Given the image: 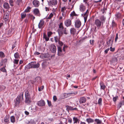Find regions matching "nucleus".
<instances>
[{
	"label": "nucleus",
	"mask_w": 124,
	"mask_h": 124,
	"mask_svg": "<svg viewBox=\"0 0 124 124\" xmlns=\"http://www.w3.org/2000/svg\"><path fill=\"white\" fill-rule=\"evenodd\" d=\"M53 16V14L52 13H51L49 15V16L47 18L48 19H50Z\"/></svg>",
	"instance_id": "nucleus-42"
},
{
	"label": "nucleus",
	"mask_w": 124,
	"mask_h": 124,
	"mask_svg": "<svg viewBox=\"0 0 124 124\" xmlns=\"http://www.w3.org/2000/svg\"><path fill=\"white\" fill-rule=\"evenodd\" d=\"M57 99L56 97L55 96H54L53 97V100L54 101H55Z\"/></svg>",
	"instance_id": "nucleus-57"
},
{
	"label": "nucleus",
	"mask_w": 124,
	"mask_h": 124,
	"mask_svg": "<svg viewBox=\"0 0 124 124\" xmlns=\"http://www.w3.org/2000/svg\"><path fill=\"white\" fill-rule=\"evenodd\" d=\"M110 50L111 51L113 52L115 50V48H112V47H110Z\"/></svg>",
	"instance_id": "nucleus-60"
},
{
	"label": "nucleus",
	"mask_w": 124,
	"mask_h": 124,
	"mask_svg": "<svg viewBox=\"0 0 124 124\" xmlns=\"http://www.w3.org/2000/svg\"><path fill=\"white\" fill-rule=\"evenodd\" d=\"M44 21L42 20H40L38 24V28L39 29H42L44 27Z\"/></svg>",
	"instance_id": "nucleus-10"
},
{
	"label": "nucleus",
	"mask_w": 124,
	"mask_h": 124,
	"mask_svg": "<svg viewBox=\"0 0 124 124\" xmlns=\"http://www.w3.org/2000/svg\"><path fill=\"white\" fill-rule=\"evenodd\" d=\"M25 97L30 96V95L29 93V92L27 90H26L25 92Z\"/></svg>",
	"instance_id": "nucleus-38"
},
{
	"label": "nucleus",
	"mask_w": 124,
	"mask_h": 124,
	"mask_svg": "<svg viewBox=\"0 0 124 124\" xmlns=\"http://www.w3.org/2000/svg\"><path fill=\"white\" fill-rule=\"evenodd\" d=\"M79 9L81 12H83L85 10V7L84 5L82 4H81L79 6Z\"/></svg>",
	"instance_id": "nucleus-18"
},
{
	"label": "nucleus",
	"mask_w": 124,
	"mask_h": 124,
	"mask_svg": "<svg viewBox=\"0 0 124 124\" xmlns=\"http://www.w3.org/2000/svg\"><path fill=\"white\" fill-rule=\"evenodd\" d=\"M71 23V21L69 19H67L64 22V24L67 27H69L70 26Z\"/></svg>",
	"instance_id": "nucleus-9"
},
{
	"label": "nucleus",
	"mask_w": 124,
	"mask_h": 124,
	"mask_svg": "<svg viewBox=\"0 0 124 124\" xmlns=\"http://www.w3.org/2000/svg\"><path fill=\"white\" fill-rule=\"evenodd\" d=\"M67 46L64 45L63 47V51H62L61 47L58 46V47L57 50L58 51V54L59 56L62 55V54H63L65 53V48Z\"/></svg>",
	"instance_id": "nucleus-3"
},
{
	"label": "nucleus",
	"mask_w": 124,
	"mask_h": 124,
	"mask_svg": "<svg viewBox=\"0 0 124 124\" xmlns=\"http://www.w3.org/2000/svg\"><path fill=\"white\" fill-rule=\"evenodd\" d=\"M101 89L104 90L106 87L104 85L103 83L102 82H101L100 83Z\"/></svg>",
	"instance_id": "nucleus-22"
},
{
	"label": "nucleus",
	"mask_w": 124,
	"mask_h": 124,
	"mask_svg": "<svg viewBox=\"0 0 124 124\" xmlns=\"http://www.w3.org/2000/svg\"><path fill=\"white\" fill-rule=\"evenodd\" d=\"M44 37L46 41H48L49 39V37H47L46 35L44 34Z\"/></svg>",
	"instance_id": "nucleus-34"
},
{
	"label": "nucleus",
	"mask_w": 124,
	"mask_h": 124,
	"mask_svg": "<svg viewBox=\"0 0 124 124\" xmlns=\"http://www.w3.org/2000/svg\"><path fill=\"white\" fill-rule=\"evenodd\" d=\"M81 23L79 20H77L75 21V26L76 28H79L81 25Z\"/></svg>",
	"instance_id": "nucleus-6"
},
{
	"label": "nucleus",
	"mask_w": 124,
	"mask_h": 124,
	"mask_svg": "<svg viewBox=\"0 0 124 124\" xmlns=\"http://www.w3.org/2000/svg\"><path fill=\"white\" fill-rule=\"evenodd\" d=\"M3 6L4 8L6 9H8L10 8L9 5L7 2L4 3L3 4Z\"/></svg>",
	"instance_id": "nucleus-21"
},
{
	"label": "nucleus",
	"mask_w": 124,
	"mask_h": 124,
	"mask_svg": "<svg viewBox=\"0 0 124 124\" xmlns=\"http://www.w3.org/2000/svg\"><path fill=\"white\" fill-rule=\"evenodd\" d=\"M112 26L113 27L115 26L116 25V23L114 22V20H113V21H112Z\"/></svg>",
	"instance_id": "nucleus-47"
},
{
	"label": "nucleus",
	"mask_w": 124,
	"mask_h": 124,
	"mask_svg": "<svg viewBox=\"0 0 124 124\" xmlns=\"http://www.w3.org/2000/svg\"><path fill=\"white\" fill-rule=\"evenodd\" d=\"M5 87L4 85L0 86V90H3L5 88Z\"/></svg>",
	"instance_id": "nucleus-45"
},
{
	"label": "nucleus",
	"mask_w": 124,
	"mask_h": 124,
	"mask_svg": "<svg viewBox=\"0 0 124 124\" xmlns=\"http://www.w3.org/2000/svg\"><path fill=\"white\" fill-rule=\"evenodd\" d=\"M23 93H21L18 96L15 101V105L16 106L18 105L20 103V101L23 100Z\"/></svg>",
	"instance_id": "nucleus-2"
},
{
	"label": "nucleus",
	"mask_w": 124,
	"mask_h": 124,
	"mask_svg": "<svg viewBox=\"0 0 124 124\" xmlns=\"http://www.w3.org/2000/svg\"><path fill=\"white\" fill-rule=\"evenodd\" d=\"M70 32L71 34L74 35L77 34L76 30L74 28H71L70 29Z\"/></svg>",
	"instance_id": "nucleus-14"
},
{
	"label": "nucleus",
	"mask_w": 124,
	"mask_h": 124,
	"mask_svg": "<svg viewBox=\"0 0 124 124\" xmlns=\"http://www.w3.org/2000/svg\"><path fill=\"white\" fill-rule=\"evenodd\" d=\"M32 3L34 6L36 7H38L40 5L39 2L37 0H34Z\"/></svg>",
	"instance_id": "nucleus-13"
},
{
	"label": "nucleus",
	"mask_w": 124,
	"mask_h": 124,
	"mask_svg": "<svg viewBox=\"0 0 124 124\" xmlns=\"http://www.w3.org/2000/svg\"><path fill=\"white\" fill-rule=\"evenodd\" d=\"M88 13H89L88 9H87L86 10L85 13L84 14H82V16H83V17H84L85 22L87 20V17L88 16Z\"/></svg>",
	"instance_id": "nucleus-11"
},
{
	"label": "nucleus",
	"mask_w": 124,
	"mask_h": 124,
	"mask_svg": "<svg viewBox=\"0 0 124 124\" xmlns=\"http://www.w3.org/2000/svg\"><path fill=\"white\" fill-rule=\"evenodd\" d=\"M16 42H15V44H13V45L12 46V49H13L15 47V46H16Z\"/></svg>",
	"instance_id": "nucleus-62"
},
{
	"label": "nucleus",
	"mask_w": 124,
	"mask_h": 124,
	"mask_svg": "<svg viewBox=\"0 0 124 124\" xmlns=\"http://www.w3.org/2000/svg\"><path fill=\"white\" fill-rule=\"evenodd\" d=\"M4 120L5 122H7L9 121V118L8 117L6 116L4 117Z\"/></svg>",
	"instance_id": "nucleus-33"
},
{
	"label": "nucleus",
	"mask_w": 124,
	"mask_h": 124,
	"mask_svg": "<svg viewBox=\"0 0 124 124\" xmlns=\"http://www.w3.org/2000/svg\"><path fill=\"white\" fill-rule=\"evenodd\" d=\"M86 99L84 97H80L79 102L80 104L85 103L86 101Z\"/></svg>",
	"instance_id": "nucleus-17"
},
{
	"label": "nucleus",
	"mask_w": 124,
	"mask_h": 124,
	"mask_svg": "<svg viewBox=\"0 0 124 124\" xmlns=\"http://www.w3.org/2000/svg\"><path fill=\"white\" fill-rule=\"evenodd\" d=\"M58 42L59 44L61 46H62L63 44V43L62 42L60 41V40Z\"/></svg>",
	"instance_id": "nucleus-58"
},
{
	"label": "nucleus",
	"mask_w": 124,
	"mask_h": 124,
	"mask_svg": "<svg viewBox=\"0 0 124 124\" xmlns=\"http://www.w3.org/2000/svg\"><path fill=\"white\" fill-rule=\"evenodd\" d=\"M25 103L30 104L31 102V99L30 96L25 97Z\"/></svg>",
	"instance_id": "nucleus-16"
},
{
	"label": "nucleus",
	"mask_w": 124,
	"mask_h": 124,
	"mask_svg": "<svg viewBox=\"0 0 124 124\" xmlns=\"http://www.w3.org/2000/svg\"><path fill=\"white\" fill-rule=\"evenodd\" d=\"M33 12L34 14L39 16H40V15L39 11L38 9L35 8L33 10Z\"/></svg>",
	"instance_id": "nucleus-19"
},
{
	"label": "nucleus",
	"mask_w": 124,
	"mask_h": 124,
	"mask_svg": "<svg viewBox=\"0 0 124 124\" xmlns=\"http://www.w3.org/2000/svg\"><path fill=\"white\" fill-rule=\"evenodd\" d=\"M66 8L65 6L62 8L61 9V12H65V11H66Z\"/></svg>",
	"instance_id": "nucleus-36"
},
{
	"label": "nucleus",
	"mask_w": 124,
	"mask_h": 124,
	"mask_svg": "<svg viewBox=\"0 0 124 124\" xmlns=\"http://www.w3.org/2000/svg\"><path fill=\"white\" fill-rule=\"evenodd\" d=\"M111 40L110 39H109L108 40L107 42V43L109 46L110 45V44L112 45V41H111Z\"/></svg>",
	"instance_id": "nucleus-32"
},
{
	"label": "nucleus",
	"mask_w": 124,
	"mask_h": 124,
	"mask_svg": "<svg viewBox=\"0 0 124 124\" xmlns=\"http://www.w3.org/2000/svg\"><path fill=\"white\" fill-rule=\"evenodd\" d=\"M57 0H51L48 3L49 6H55L57 4Z\"/></svg>",
	"instance_id": "nucleus-7"
},
{
	"label": "nucleus",
	"mask_w": 124,
	"mask_h": 124,
	"mask_svg": "<svg viewBox=\"0 0 124 124\" xmlns=\"http://www.w3.org/2000/svg\"><path fill=\"white\" fill-rule=\"evenodd\" d=\"M102 99L101 98H100L98 101V103L100 105L101 104Z\"/></svg>",
	"instance_id": "nucleus-46"
},
{
	"label": "nucleus",
	"mask_w": 124,
	"mask_h": 124,
	"mask_svg": "<svg viewBox=\"0 0 124 124\" xmlns=\"http://www.w3.org/2000/svg\"><path fill=\"white\" fill-rule=\"evenodd\" d=\"M21 17L22 19L24 18L26 16V13L25 12H24L21 14Z\"/></svg>",
	"instance_id": "nucleus-26"
},
{
	"label": "nucleus",
	"mask_w": 124,
	"mask_h": 124,
	"mask_svg": "<svg viewBox=\"0 0 124 124\" xmlns=\"http://www.w3.org/2000/svg\"><path fill=\"white\" fill-rule=\"evenodd\" d=\"M70 15L71 16H77V15L75 13V12L74 11H73V12H71V14H70Z\"/></svg>",
	"instance_id": "nucleus-41"
},
{
	"label": "nucleus",
	"mask_w": 124,
	"mask_h": 124,
	"mask_svg": "<svg viewBox=\"0 0 124 124\" xmlns=\"http://www.w3.org/2000/svg\"><path fill=\"white\" fill-rule=\"evenodd\" d=\"M112 61L113 62H116L117 61V59L116 57L113 58L112 59Z\"/></svg>",
	"instance_id": "nucleus-40"
},
{
	"label": "nucleus",
	"mask_w": 124,
	"mask_h": 124,
	"mask_svg": "<svg viewBox=\"0 0 124 124\" xmlns=\"http://www.w3.org/2000/svg\"><path fill=\"white\" fill-rule=\"evenodd\" d=\"M19 61V60L15 59L14 60V61H13V62L14 63L17 64L18 63Z\"/></svg>",
	"instance_id": "nucleus-43"
},
{
	"label": "nucleus",
	"mask_w": 124,
	"mask_h": 124,
	"mask_svg": "<svg viewBox=\"0 0 124 124\" xmlns=\"http://www.w3.org/2000/svg\"><path fill=\"white\" fill-rule=\"evenodd\" d=\"M118 34L117 33H116V37L115 39V42H116L117 41V40L118 39Z\"/></svg>",
	"instance_id": "nucleus-55"
},
{
	"label": "nucleus",
	"mask_w": 124,
	"mask_h": 124,
	"mask_svg": "<svg viewBox=\"0 0 124 124\" xmlns=\"http://www.w3.org/2000/svg\"><path fill=\"white\" fill-rule=\"evenodd\" d=\"M38 105L40 106H44L45 105V102L43 100H41L38 102L37 103Z\"/></svg>",
	"instance_id": "nucleus-15"
},
{
	"label": "nucleus",
	"mask_w": 124,
	"mask_h": 124,
	"mask_svg": "<svg viewBox=\"0 0 124 124\" xmlns=\"http://www.w3.org/2000/svg\"><path fill=\"white\" fill-rule=\"evenodd\" d=\"M96 124H101L102 123V121L98 119H96L94 120Z\"/></svg>",
	"instance_id": "nucleus-24"
},
{
	"label": "nucleus",
	"mask_w": 124,
	"mask_h": 124,
	"mask_svg": "<svg viewBox=\"0 0 124 124\" xmlns=\"http://www.w3.org/2000/svg\"><path fill=\"white\" fill-rule=\"evenodd\" d=\"M10 120L11 122L13 123H14L15 121V118L13 116H12L11 117Z\"/></svg>",
	"instance_id": "nucleus-28"
},
{
	"label": "nucleus",
	"mask_w": 124,
	"mask_h": 124,
	"mask_svg": "<svg viewBox=\"0 0 124 124\" xmlns=\"http://www.w3.org/2000/svg\"><path fill=\"white\" fill-rule=\"evenodd\" d=\"M50 50L52 53L55 52L56 50V46L53 44H52L50 46Z\"/></svg>",
	"instance_id": "nucleus-8"
},
{
	"label": "nucleus",
	"mask_w": 124,
	"mask_h": 124,
	"mask_svg": "<svg viewBox=\"0 0 124 124\" xmlns=\"http://www.w3.org/2000/svg\"><path fill=\"white\" fill-rule=\"evenodd\" d=\"M9 3L10 5L12 6H13V3L14 1L13 0H9Z\"/></svg>",
	"instance_id": "nucleus-37"
},
{
	"label": "nucleus",
	"mask_w": 124,
	"mask_h": 124,
	"mask_svg": "<svg viewBox=\"0 0 124 124\" xmlns=\"http://www.w3.org/2000/svg\"><path fill=\"white\" fill-rule=\"evenodd\" d=\"M25 123L27 124H32L30 121L28 120H26L25 121Z\"/></svg>",
	"instance_id": "nucleus-52"
},
{
	"label": "nucleus",
	"mask_w": 124,
	"mask_h": 124,
	"mask_svg": "<svg viewBox=\"0 0 124 124\" xmlns=\"http://www.w3.org/2000/svg\"><path fill=\"white\" fill-rule=\"evenodd\" d=\"M47 101L48 103V105L50 107L51 105V102L49 101L48 100H47Z\"/></svg>",
	"instance_id": "nucleus-53"
},
{
	"label": "nucleus",
	"mask_w": 124,
	"mask_h": 124,
	"mask_svg": "<svg viewBox=\"0 0 124 124\" xmlns=\"http://www.w3.org/2000/svg\"><path fill=\"white\" fill-rule=\"evenodd\" d=\"M65 12H62V15L64 17L65 16Z\"/></svg>",
	"instance_id": "nucleus-64"
},
{
	"label": "nucleus",
	"mask_w": 124,
	"mask_h": 124,
	"mask_svg": "<svg viewBox=\"0 0 124 124\" xmlns=\"http://www.w3.org/2000/svg\"><path fill=\"white\" fill-rule=\"evenodd\" d=\"M0 70L4 72H6V69L4 67H3L2 68H1L0 69Z\"/></svg>",
	"instance_id": "nucleus-50"
},
{
	"label": "nucleus",
	"mask_w": 124,
	"mask_h": 124,
	"mask_svg": "<svg viewBox=\"0 0 124 124\" xmlns=\"http://www.w3.org/2000/svg\"><path fill=\"white\" fill-rule=\"evenodd\" d=\"M90 43L92 45H93L94 43V41L93 40H91L90 41Z\"/></svg>",
	"instance_id": "nucleus-56"
},
{
	"label": "nucleus",
	"mask_w": 124,
	"mask_h": 124,
	"mask_svg": "<svg viewBox=\"0 0 124 124\" xmlns=\"http://www.w3.org/2000/svg\"><path fill=\"white\" fill-rule=\"evenodd\" d=\"M115 15L117 18H119L121 16V14L120 13H117Z\"/></svg>",
	"instance_id": "nucleus-44"
},
{
	"label": "nucleus",
	"mask_w": 124,
	"mask_h": 124,
	"mask_svg": "<svg viewBox=\"0 0 124 124\" xmlns=\"http://www.w3.org/2000/svg\"><path fill=\"white\" fill-rule=\"evenodd\" d=\"M59 31L58 32V34L59 36H61L62 34V32L61 31L64 28L63 23H60L59 25Z\"/></svg>",
	"instance_id": "nucleus-5"
},
{
	"label": "nucleus",
	"mask_w": 124,
	"mask_h": 124,
	"mask_svg": "<svg viewBox=\"0 0 124 124\" xmlns=\"http://www.w3.org/2000/svg\"><path fill=\"white\" fill-rule=\"evenodd\" d=\"M62 33H63L65 34H68V31L67 30V29L66 28H64L63 31Z\"/></svg>",
	"instance_id": "nucleus-35"
},
{
	"label": "nucleus",
	"mask_w": 124,
	"mask_h": 124,
	"mask_svg": "<svg viewBox=\"0 0 124 124\" xmlns=\"http://www.w3.org/2000/svg\"><path fill=\"white\" fill-rule=\"evenodd\" d=\"M109 48H107V49H106V50H105V53L107 54V53L108 51H109Z\"/></svg>",
	"instance_id": "nucleus-61"
},
{
	"label": "nucleus",
	"mask_w": 124,
	"mask_h": 124,
	"mask_svg": "<svg viewBox=\"0 0 124 124\" xmlns=\"http://www.w3.org/2000/svg\"><path fill=\"white\" fill-rule=\"evenodd\" d=\"M101 22L99 19H96L95 22V24L99 29L101 27Z\"/></svg>",
	"instance_id": "nucleus-12"
},
{
	"label": "nucleus",
	"mask_w": 124,
	"mask_h": 124,
	"mask_svg": "<svg viewBox=\"0 0 124 124\" xmlns=\"http://www.w3.org/2000/svg\"><path fill=\"white\" fill-rule=\"evenodd\" d=\"M48 62L46 60H44L43 62L42 63V67L43 68H44L46 67L48 65Z\"/></svg>",
	"instance_id": "nucleus-20"
},
{
	"label": "nucleus",
	"mask_w": 124,
	"mask_h": 124,
	"mask_svg": "<svg viewBox=\"0 0 124 124\" xmlns=\"http://www.w3.org/2000/svg\"><path fill=\"white\" fill-rule=\"evenodd\" d=\"M73 123H79V120L77 117H74L73 118Z\"/></svg>",
	"instance_id": "nucleus-23"
},
{
	"label": "nucleus",
	"mask_w": 124,
	"mask_h": 124,
	"mask_svg": "<svg viewBox=\"0 0 124 124\" xmlns=\"http://www.w3.org/2000/svg\"><path fill=\"white\" fill-rule=\"evenodd\" d=\"M52 34V33L51 32L49 31L47 33L48 36L49 37Z\"/></svg>",
	"instance_id": "nucleus-51"
},
{
	"label": "nucleus",
	"mask_w": 124,
	"mask_h": 124,
	"mask_svg": "<svg viewBox=\"0 0 124 124\" xmlns=\"http://www.w3.org/2000/svg\"><path fill=\"white\" fill-rule=\"evenodd\" d=\"M86 121L89 123H92L94 122L93 120L90 118L86 119Z\"/></svg>",
	"instance_id": "nucleus-25"
},
{
	"label": "nucleus",
	"mask_w": 124,
	"mask_h": 124,
	"mask_svg": "<svg viewBox=\"0 0 124 124\" xmlns=\"http://www.w3.org/2000/svg\"><path fill=\"white\" fill-rule=\"evenodd\" d=\"M8 14H5L3 16L4 19H5V21H6L8 20Z\"/></svg>",
	"instance_id": "nucleus-27"
},
{
	"label": "nucleus",
	"mask_w": 124,
	"mask_h": 124,
	"mask_svg": "<svg viewBox=\"0 0 124 124\" xmlns=\"http://www.w3.org/2000/svg\"><path fill=\"white\" fill-rule=\"evenodd\" d=\"M31 8L30 7H28L25 10L24 12H25V13L28 12L30 11V9Z\"/></svg>",
	"instance_id": "nucleus-39"
},
{
	"label": "nucleus",
	"mask_w": 124,
	"mask_h": 124,
	"mask_svg": "<svg viewBox=\"0 0 124 124\" xmlns=\"http://www.w3.org/2000/svg\"><path fill=\"white\" fill-rule=\"evenodd\" d=\"M30 121L31 122L32 124H35V122L34 120L33 119H31Z\"/></svg>",
	"instance_id": "nucleus-59"
},
{
	"label": "nucleus",
	"mask_w": 124,
	"mask_h": 124,
	"mask_svg": "<svg viewBox=\"0 0 124 124\" xmlns=\"http://www.w3.org/2000/svg\"><path fill=\"white\" fill-rule=\"evenodd\" d=\"M122 103H120L118 104L117 107L118 108H121V107Z\"/></svg>",
	"instance_id": "nucleus-54"
},
{
	"label": "nucleus",
	"mask_w": 124,
	"mask_h": 124,
	"mask_svg": "<svg viewBox=\"0 0 124 124\" xmlns=\"http://www.w3.org/2000/svg\"><path fill=\"white\" fill-rule=\"evenodd\" d=\"M54 39L55 42H57L60 40V38L59 37L56 36L54 37Z\"/></svg>",
	"instance_id": "nucleus-29"
},
{
	"label": "nucleus",
	"mask_w": 124,
	"mask_h": 124,
	"mask_svg": "<svg viewBox=\"0 0 124 124\" xmlns=\"http://www.w3.org/2000/svg\"><path fill=\"white\" fill-rule=\"evenodd\" d=\"M40 64L39 63H36L35 62H32L29 63L26 66V68L27 69L31 68H37L39 67Z\"/></svg>",
	"instance_id": "nucleus-1"
},
{
	"label": "nucleus",
	"mask_w": 124,
	"mask_h": 124,
	"mask_svg": "<svg viewBox=\"0 0 124 124\" xmlns=\"http://www.w3.org/2000/svg\"><path fill=\"white\" fill-rule=\"evenodd\" d=\"M75 94L74 93H63L60 96V97L61 99H64L65 98H66L68 97H69L72 94Z\"/></svg>",
	"instance_id": "nucleus-4"
},
{
	"label": "nucleus",
	"mask_w": 124,
	"mask_h": 124,
	"mask_svg": "<svg viewBox=\"0 0 124 124\" xmlns=\"http://www.w3.org/2000/svg\"><path fill=\"white\" fill-rule=\"evenodd\" d=\"M4 53L2 52H0V57H4Z\"/></svg>",
	"instance_id": "nucleus-48"
},
{
	"label": "nucleus",
	"mask_w": 124,
	"mask_h": 124,
	"mask_svg": "<svg viewBox=\"0 0 124 124\" xmlns=\"http://www.w3.org/2000/svg\"><path fill=\"white\" fill-rule=\"evenodd\" d=\"M14 56L15 58L17 59L19 58V55L18 53L16 52L14 54Z\"/></svg>",
	"instance_id": "nucleus-31"
},
{
	"label": "nucleus",
	"mask_w": 124,
	"mask_h": 124,
	"mask_svg": "<svg viewBox=\"0 0 124 124\" xmlns=\"http://www.w3.org/2000/svg\"><path fill=\"white\" fill-rule=\"evenodd\" d=\"M56 7L55 8H53L52 9V11L54 12H55L56 11Z\"/></svg>",
	"instance_id": "nucleus-63"
},
{
	"label": "nucleus",
	"mask_w": 124,
	"mask_h": 124,
	"mask_svg": "<svg viewBox=\"0 0 124 124\" xmlns=\"http://www.w3.org/2000/svg\"><path fill=\"white\" fill-rule=\"evenodd\" d=\"M118 98V97L116 96L114 97L113 98V100L114 102H116Z\"/></svg>",
	"instance_id": "nucleus-49"
},
{
	"label": "nucleus",
	"mask_w": 124,
	"mask_h": 124,
	"mask_svg": "<svg viewBox=\"0 0 124 124\" xmlns=\"http://www.w3.org/2000/svg\"><path fill=\"white\" fill-rule=\"evenodd\" d=\"M106 18L104 17L103 16H102L100 18V19L102 23H103L105 21Z\"/></svg>",
	"instance_id": "nucleus-30"
}]
</instances>
